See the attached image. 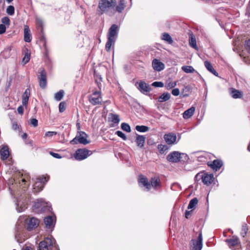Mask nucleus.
Instances as JSON below:
<instances>
[{"instance_id": "nucleus-1", "label": "nucleus", "mask_w": 250, "mask_h": 250, "mask_svg": "<svg viewBox=\"0 0 250 250\" xmlns=\"http://www.w3.org/2000/svg\"><path fill=\"white\" fill-rule=\"evenodd\" d=\"M28 178V175H24V177L21 179V182L19 181V185H20V187H22V189L21 190H19V185L15 182L14 179L9 180V189L11 194L17 198L16 203V209L19 212L23 211L26 208V205L24 204V202H23L21 201V200H23L24 201L26 200V199H24V197H25V198H26L24 195L25 189H23L26 188V186H23V185L24 184L25 186L28 185L29 184L27 183Z\"/></svg>"}, {"instance_id": "nucleus-2", "label": "nucleus", "mask_w": 250, "mask_h": 250, "mask_svg": "<svg viewBox=\"0 0 250 250\" xmlns=\"http://www.w3.org/2000/svg\"><path fill=\"white\" fill-rule=\"evenodd\" d=\"M116 4V0H101L98 7L101 11V14L104 13L111 16L115 13L114 7Z\"/></svg>"}, {"instance_id": "nucleus-3", "label": "nucleus", "mask_w": 250, "mask_h": 250, "mask_svg": "<svg viewBox=\"0 0 250 250\" xmlns=\"http://www.w3.org/2000/svg\"><path fill=\"white\" fill-rule=\"evenodd\" d=\"M119 30V26L115 24H112L109 29L107 33L108 40L105 44V49L107 51H110L111 46L114 44L115 38L118 36Z\"/></svg>"}, {"instance_id": "nucleus-4", "label": "nucleus", "mask_w": 250, "mask_h": 250, "mask_svg": "<svg viewBox=\"0 0 250 250\" xmlns=\"http://www.w3.org/2000/svg\"><path fill=\"white\" fill-rule=\"evenodd\" d=\"M53 241L55 240L50 238H45L39 244L40 250H60L58 246Z\"/></svg>"}, {"instance_id": "nucleus-5", "label": "nucleus", "mask_w": 250, "mask_h": 250, "mask_svg": "<svg viewBox=\"0 0 250 250\" xmlns=\"http://www.w3.org/2000/svg\"><path fill=\"white\" fill-rule=\"evenodd\" d=\"M187 157L185 153H180L178 151H173L170 153L167 157L168 161L171 163H178L184 157L186 159Z\"/></svg>"}, {"instance_id": "nucleus-6", "label": "nucleus", "mask_w": 250, "mask_h": 250, "mask_svg": "<svg viewBox=\"0 0 250 250\" xmlns=\"http://www.w3.org/2000/svg\"><path fill=\"white\" fill-rule=\"evenodd\" d=\"M49 179V176H43L37 179V181L35 182L33 186V192L37 193L41 191L44 187V184Z\"/></svg>"}, {"instance_id": "nucleus-7", "label": "nucleus", "mask_w": 250, "mask_h": 250, "mask_svg": "<svg viewBox=\"0 0 250 250\" xmlns=\"http://www.w3.org/2000/svg\"><path fill=\"white\" fill-rule=\"evenodd\" d=\"M191 250H201L203 247V237L201 232H200L196 240L192 239L190 242Z\"/></svg>"}, {"instance_id": "nucleus-8", "label": "nucleus", "mask_w": 250, "mask_h": 250, "mask_svg": "<svg viewBox=\"0 0 250 250\" xmlns=\"http://www.w3.org/2000/svg\"><path fill=\"white\" fill-rule=\"evenodd\" d=\"M91 153V151L86 149H79L76 151L74 157L76 160L80 161L86 159Z\"/></svg>"}, {"instance_id": "nucleus-9", "label": "nucleus", "mask_w": 250, "mask_h": 250, "mask_svg": "<svg viewBox=\"0 0 250 250\" xmlns=\"http://www.w3.org/2000/svg\"><path fill=\"white\" fill-rule=\"evenodd\" d=\"M44 223L46 229L52 231L56 223V217L48 216L44 218Z\"/></svg>"}, {"instance_id": "nucleus-10", "label": "nucleus", "mask_w": 250, "mask_h": 250, "mask_svg": "<svg viewBox=\"0 0 250 250\" xmlns=\"http://www.w3.org/2000/svg\"><path fill=\"white\" fill-rule=\"evenodd\" d=\"M89 102L93 105L99 104L102 103V97L99 92L94 91L92 95L89 98Z\"/></svg>"}, {"instance_id": "nucleus-11", "label": "nucleus", "mask_w": 250, "mask_h": 250, "mask_svg": "<svg viewBox=\"0 0 250 250\" xmlns=\"http://www.w3.org/2000/svg\"><path fill=\"white\" fill-rule=\"evenodd\" d=\"M38 79L40 87L42 89L44 88L46 85V74L44 69H42L41 70Z\"/></svg>"}, {"instance_id": "nucleus-12", "label": "nucleus", "mask_w": 250, "mask_h": 250, "mask_svg": "<svg viewBox=\"0 0 250 250\" xmlns=\"http://www.w3.org/2000/svg\"><path fill=\"white\" fill-rule=\"evenodd\" d=\"M164 138L167 145H171L176 143L177 136L174 133H169L165 134Z\"/></svg>"}, {"instance_id": "nucleus-13", "label": "nucleus", "mask_w": 250, "mask_h": 250, "mask_svg": "<svg viewBox=\"0 0 250 250\" xmlns=\"http://www.w3.org/2000/svg\"><path fill=\"white\" fill-rule=\"evenodd\" d=\"M152 66L156 71H161L165 68V64L159 60L155 59L152 61Z\"/></svg>"}, {"instance_id": "nucleus-14", "label": "nucleus", "mask_w": 250, "mask_h": 250, "mask_svg": "<svg viewBox=\"0 0 250 250\" xmlns=\"http://www.w3.org/2000/svg\"><path fill=\"white\" fill-rule=\"evenodd\" d=\"M214 180V176L212 174L204 173L202 175V181L204 184L209 185L211 184Z\"/></svg>"}, {"instance_id": "nucleus-15", "label": "nucleus", "mask_w": 250, "mask_h": 250, "mask_svg": "<svg viewBox=\"0 0 250 250\" xmlns=\"http://www.w3.org/2000/svg\"><path fill=\"white\" fill-rule=\"evenodd\" d=\"M79 143L83 145H87L90 143L89 141H88L87 138L88 137V135L83 131H79L78 132V134L77 135Z\"/></svg>"}, {"instance_id": "nucleus-16", "label": "nucleus", "mask_w": 250, "mask_h": 250, "mask_svg": "<svg viewBox=\"0 0 250 250\" xmlns=\"http://www.w3.org/2000/svg\"><path fill=\"white\" fill-rule=\"evenodd\" d=\"M138 88L143 94L151 90L150 86L144 81H141L139 83Z\"/></svg>"}, {"instance_id": "nucleus-17", "label": "nucleus", "mask_w": 250, "mask_h": 250, "mask_svg": "<svg viewBox=\"0 0 250 250\" xmlns=\"http://www.w3.org/2000/svg\"><path fill=\"white\" fill-rule=\"evenodd\" d=\"M39 224V220L35 217H32L29 220L28 222L27 229L28 230H31V229L37 227Z\"/></svg>"}, {"instance_id": "nucleus-18", "label": "nucleus", "mask_w": 250, "mask_h": 250, "mask_svg": "<svg viewBox=\"0 0 250 250\" xmlns=\"http://www.w3.org/2000/svg\"><path fill=\"white\" fill-rule=\"evenodd\" d=\"M24 40L27 42H30L32 40L30 30L27 25L24 26Z\"/></svg>"}, {"instance_id": "nucleus-19", "label": "nucleus", "mask_w": 250, "mask_h": 250, "mask_svg": "<svg viewBox=\"0 0 250 250\" xmlns=\"http://www.w3.org/2000/svg\"><path fill=\"white\" fill-rule=\"evenodd\" d=\"M0 155L1 159L3 160H6L8 158L9 155V151L8 147L7 146H3L0 149Z\"/></svg>"}, {"instance_id": "nucleus-20", "label": "nucleus", "mask_w": 250, "mask_h": 250, "mask_svg": "<svg viewBox=\"0 0 250 250\" xmlns=\"http://www.w3.org/2000/svg\"><path fill=\"white\" fill-rule=\"evenodd\" d=\"M146 137L144 135L136 134L135 142L138 147L142 148L144 146Z\"/></svg>"}, {"instance_id": "nucleus-21", "label": "nucleus", "mask_w": 250, "mask_h": 250, "mask_svg": "<svg viewBox=\"0 0 250 250\" xmlns=\"http://www.w3.org/2000/svg\"><path fill=\"white\" fill-rule=\"evenodd\" d=\"M139 184H142L144 187L149 190L150 188V184L148 181L146 177H144L142 176H140L138 179Z\"/></svg>"}, {"instance_id": "nucleus-22", "label": "nucleus", "mask_w": 250, "mask_h": 250, "mask_svg": "<svg viewBox=\"0 0 250 250\" xmlns=\"http://www.w3.org/2000/svg\"><path fill=\"white\" fill-rule=\"evenodd\" d=\"M195 109V107L192 106L189 109L186 110L183 114V118L185 119H188L190 118L194 113Z\"/></svg>"}, {"instance_id": "nucleus-23", "label": "nucleus", "mask_w": 250, "mask_h": 250, "mask_svg": "<svg viewBox=\"0 0 250 250\" xmlns=\"http://www.w3.org/2000/svg\"><path fill=\"white\" fill-rule=\"evenodd\" d=\"M223 165L222 162L219 160H214L212 163L209 166L215 171L218 170L219 169L221 168Z\"/></svg>"}, {"instance_id": "nucleus-24", "label": "nucleus", "mask_w": 250, "mask_h": 250, "mask_svg": "<svg viewBox=\"0 0 250 250\" xmlns=\"http://www.w3.org/2000/svg\"><path fill=\"white\" fill-rule=\"evenodd\" d=\"M204 64L207 68V69L209 71L210 73L213 74L216 76H217L218 74V73L215 71V70L213 68L212 64L208 61H205L204 62Z\"/></svg>"}, {"instance_id": "nucleus-25", "label": "nucleus", "mask_w": 250, "mask_h": 250, "mask_svg": "<svg viewBox=\"0 0 250 250\" xmlns=\"http://www.w3.org/2000/svg\"><path fill=\"white\" fill-rule=\"evenodd\" d=\"M151 186L156 189L160 187V180L159 178L156 177H154L151 178Z\"/></svg>"}, {"instance_id": "nucleus-26", "label": "nucleus", "mask_w": 250, "mask_h": 250, "mask_svg": "<svg viewBox=\"0 0 250 250\" xmlns=\"http://www.w3.org/2000/svg\"><path fill=\"white\" fill-rule=\"evenodd\" d=\"M125 6V0H120L119 1L118 5L116 7V10L115 12L117 11L119 13H121L124 9Z\"/></svg>"}, {"instance_id": "nucleus-27", "label": "nucleus", "mask_w": 250, "mask_h": 250, "mask_svg": "<svg viewBox=\"0 0 250 250\" xmlns=\"http://www.w3.org/2000/svg\"><path fill=\"white\" fill-rule=\"evenodd\" d=\"M30 91L29 89H26L22 96V103L23 105H26L28 103Z\"/></svg>"}, {"instance_id": "nucleus-28", "label": "nucleus", "mask_w": 250, "mask_h": 250, "mask_svg": "<svg viewBox=\"0 0 250 250\" xmlns=\"http://www.w3.org/2000/svg\"><path fill=\"white\" fill-rule=\"evenodd\" d=\"M170 98V95L169 93H164L158 97V101L160 103L166 102Z\"/></svg>"}, {"instance_id": "nucleus-29", "label": "nucleus", "mask_w": 250, "mask_h": 250, "mask_svg": "<svg viewBox=\"0 0 250 250\" xmlns=\"http://www.w3.org/2000/svg\"><path fill=\"white\" fill-rule=\"evenodd\" d=\"M230 94L234 99L241 98L243 96L242 93L240 91L235 89H232Z\"/></svg>"}, {"instance_id": "nucleus-30", "label": "nucleus", "mask_w": 250, "mask_h": 250, "mask_svg": "<svg viewBox=\"0 0 250 250\" xmlns=\"http://www.w3.org/2000/svg\"><path fill=\"white\" fill-rule=\"evenodd\" d=\"M162 40L166 41L169 44H171L173 42V40L171 36L167 33H164L162 34Z\"/></svg>"}, {"instance_id": "nucleus-31", "label": "nucleus", "mask_w": 250, "mask_h": 250, "mask_svg": "<svg viewBox=\"0 0 250 250\" xmlns=\"http://www.w3.org/2000/svg\"><path fill=\"white\" fill-rule=\"evenodd\" d=\"M189 43L190 46L191 47H192V48H193L194 49L197 48V44H196V41L195 37H194L192 36V34L190 35V38H189Z\"/></svg>"}, {"instance_id": "nucleus-32", "label": "nucleus", "mask_w": 250, "mask_h": 250, "mask_svg": "<svg viewBox=\"0 0 250 250\" xmlns=\"http://www.w3.org/2000/svg\"><path fill=\"white\" fill-rule=\"evenodd\" d=\"M198 199L196 198H194L191 199L188 205V209H193L195 208L196 206L198 204Z\"/></svg>"}, {"instance_id": "nucleus-33", "label": "nucleus", "mask_w": 250, "mask_h": 250, "mask_svg": "<svg viewBox=\"0 0 250 250\" xmlns=\"http://www.w3.org/2000/svg\"><path fill=\"white\" fill-rule=\"evenodd\" d=\"M177 84L176 81L168 80L166 83L165 86L167 89H169L174 87Z\"/></svg>"}, {"instance_id": "nucleus-34", "label": "nucleus", "mask_w": 250, "mask_h": 250, "mask_svg": "<svg viewBox=\"0 0 250 250\" xmlns=\"http://www.w3.org/2000/svg\"><path fill=\"white\" fill-rule=\"evenodd\" d=\"M226 241L229 244V245L231 246H235L238 243V239L236 237H233L231 239H227Z\"/></svg>"}, {"instance_id": "nucleus-35", "label": "nucleus", "mask_w": 250, "mask_h": 250, "mask_svg": "<svg viewBox=\"0 0 250 250\" xmlns=\"http://www.w3.org/2000/svg\"><path fill=\"white\" fill-rule=\"evenodd\" d=\"M64 95V91L62 90H60L59 92L55 93L54 95V98L57 101H61Z\"/></svg>"}, {"instance_id": "nucleus-36", "label": "nucleus", "mask_w": 250, "mask_h": 250, "mask_svg": "<svg viewBox=\"0 0 250 250\" xmlns=\"http://www.w3.org/2000/svg\"><path fill=\"white\" fill-rule=\"evenodd\" d=\"M135 129L140 132H146L148 131L149 127L145 125H136Z\"/></svg>"}, {"instance_id": "nucleus-37", "label": "nucleus", "mask_w": 250, "mask_h": 250, "mask_svg": "<svg viewBox=\"0 0 250 250\" xmlns=\"http://www.w3.org/2000/svg\"><path fill=\"white\" fill-rule=\"evenodd\" d=\"M182 69L187 73H193L195 71L194 69L191 66H183Z\"/></svg>"}, {"instance_id": "nucleus-38", "label": "nucleus", "mask_w": 250, "mask_h": 250, "mask_svg": "<svg viewBox=\"0 0 250 250\" xmlns=\"http://www.w3.org/2000/svg\"><path fill=\"white\" fill-rule=\"evenodd\" d=\"M109 116H111V121L115 123L118 124L120 122V119L119 116L117 114H114L113 113H110Z\"/></svg>"}, {"instance_id": "nucleus-39", "label": "nucleus", "mask_w": 250, "mask_h": 250, "mask_svg": "<svg viewBox=\"0 0 250 250\" xmlns=\"http://www.w3.org/2000/svg\"><path fill=\"white\" fill-rule=\"evenodd\" d=\"M121 128L127 132H130L131 131V128L129 125L125 123H123L121 124Z\"/></svg>"}, {"instance_id": "nucleus-40", "label": "nucleus", "mask_w": 250, "mask_h": 250, "mask_svg": "<svg viewBox=\"0 0 250 250\" xmlns=\"http://www.w3.org/2000/svg\"><path fill=\"white\" fill-rule=\"evenodd\" d=\"M6 13L10 16H12L15 13V8L12 5H9L6 9Z\"/></svg>"}, {"instance_id": "nucleus-41", "label": "nucleus", "mask_w": 250, "mask_h": 250, "mask_svg": "<svg viewBox=\"0 0 250 250\" xmlns=\"http://www.w3.org/2000/svg\"><path fill=\"white\" fill-rule=\"evenodd\" d=\"M158 149L160 153L162 154L167 149V146L166 145L160 144L158 146Z\"/></svg>"}, {"instance_id": "nucleus-42", "label": "nucleus", "mask_w": 250, "mask_h": 250, "mask_svg": "<svg viewBox=\"0 0 250 250\" xmlns=\"http://www.w3.org/2000/svg\"><path fill=\"white\" fill-rule=\"evenodd\" d=\"M66 109V103L64 102H62L59 104V111L61 113L63 112Z\"/></svg>"}, {"instance_id": "nucleus-43", "label": "nucleus", "mask_w": 250, "mask_h": 250, "mask_svg": "<svg viewBox=\"0 0 250 250\" xmlns=\"http://www.w3.org/2000/svg\"><path fill=\"white\" fill-rule=\"evenodd\" d=\"M30 54L28 52L26 53L24 55V57L22 59V62L24 64L27 63L30 60Z\"/></svg>"}, {"instance_id": "nucleus-44", "label": "nucleus", "mask_w": 250, "mask_h": 250, "mask_svg": "<svg viewBox=\"0 0 250 250\" xmlns=\"http://www.w3.org/2000/svg\"><path fill=\"white\" fill-rule=\"evenodd\" d=\"M1 22L4 25H7L8 27L10 24V19L8 17H4L1 19Z\"/></svg>"}, {"instance_id": "nucleus-45", "label": "nucleus", "mask_w": 250, "mask_h": 250, "mask_svg": "<svg viewBox=\"0 0 250 250\" xmlns=\"http://www.w3.org/2000/svg\"><path fill=\"white\" fill-rule=\"evenodd\" d=\"M116 134H117L120 138H122L124 140H126L127 139L126 135L121 131H117L116 132Z\"/></svg>"}, {"instance_id": "nucleus-46", "label": "nucleus", "mask_w": 250, "mask_h": 250, "mask_svg": "<svg viewBox=\"0 0 250 250\" xmlns=\"http://www.w3.org/2000/svg\"><path fill=\"white\" fill-rule=\"evenodd\" d=\"M152 85L154 87H163L164 86V83L161 82H154L152 83Z\"/></svg>"}, {"instance_id": "nucleus-47", "label": "nucleus", "mask_w": 250, "mask_h": 250, "mask_svg": "<svg viewBox=\"0 0 250 250\" xmlns=\"http://www.w3.org/2000/svg\"><path fill=\"white\" fill-rule=\"evenodd\" d=\"M57 134V132L56 131H47L45 134V137H51L54 135H56Z\"/></svg>"}, {"instance_id": "nucleus-48", "label": "nucleus", "mask_w": 250, "mask_h": 250, "mask_svg": "<svg viewBox=\"0 0 250 250\" xmlns=\"http://www.w3.org/2000/svg\"><path fill=\"white\" fill-rule=\"evenodd\" d=\"M6 25L3 24H0V34H2L5 32Z\"/></svg>"}, {"instance_id": "nucleus-49", "label": "nucleus", "mask_w": 250, "mask_h": 250, "mask_svg": "<svg viewBox=\"0 0 250 250\" xmlns=\"http://www.w3.org/2000/svg\"><path fill=\"white\" fill-rule=\"evenodd\" d=\"M38 121L37 119L33 118L30 120V124L36 127L38 125Z\"/></svg>"}, {"instance_id": "nucleus-50", "label": "nucleus", "mask_w": 250, "mask_h": 250, "mask_svg": "<svg viewBox=\"0 0 250 250\" xmlns=\"http://www.w3.org/2000/svg\"><path fill=\"white\" fill-rule=\"evenodd\" d=\"M70 143L72 145H75L79 143L78 135H77L73 139H72Z\"/></svg>"}, {"instance_id": "nucleus-51", "label": "nucleus", "mask_w": 250, "mask_h": 250, "mask_svg": "<svg viewBox=\"0 0 250 250\" xmlns=\"http://www.w3.org/2000/svg\"><path fill=\"white\" fill-rule=\"evenodd\" d=\"M246 15L249 17H250V0H249L247 6Z\"/></svg>"}, {"instance_id": "nucleus-52", "label": "nucleus", "mask_w": 250, "mask_h": 250, "mask_svg": "<svg viewBox=\"0 0 250 250\" xmlns=\"http://www.w3.org/2000/svg\"><path fill=\"white\" fill-rule=\"evenodd\" d=\"M180 92L178 88H174L171 91V94L175 96H177L179 95Z\"/></svg>"}, {"instance_id": "nucleus-53", "label": "nucleus", "mask_w": 250, "mask_h": 250, "mask_svg": "<svg viewBox=\"0 0 250 250\" xmlns=\"http://www.w3.org/2000/svg\"><path fill=\"white\" fill-rule=\"evenodd\" d=\"M203 174L202 172L197 173L195 176V180L196 181H200V179H202Z\"/></svg>"}, {"instance_id": "nucleus-54", "label": "nucleus", "mask_w": 250, "mask_h": 250, "mask_svg": "<svg viewBox=\"0 0 250 250\" xmlns=\"http://www.w3.org/2000/svg\"><path fill=\"white\" fill-rule=\"evenodd\" d=\"M248 230V229L247 228V226L246 225H243L242 226V232L241 233L242 235L244 237L246 234H247Z\"/></svg>"}, {"instance_id": "nucleus-55", "label": "nucleus", "mask_w": 250, "mask_h": 250, "mask_svg": "<svg viewBox=\"0 0 250 250\" xmlns=\"http://www.w3.org/2000/svg\"><path fill=\"white\" fill-rule=\"evenodd\" d=\"M50 154L56 158L60 159L62 158V156L59 154L53 152H50Z\"/></svg>"}, {"instance_id": "nucleus-56", "label": "nucleus", "mask_w": 250, "mask_h": 250, "mask_svg": "<svg viewBox=\"0 0 250 250\" xmlns=\"http://www.w3.org/2000/svg\"><path fill=\"white\" fill-rule=\"evenodd\" d=\"M17 111L18 113L21 115H22L23 113V108L22 106H20L17 108Z\"/></svg>"}, {"instance_id": "nucleus-57", "label": "nucleus", "mask_w": 250, "mask_h": 250, "mask_svg": "<svg viewBox=\"0 0 250 250\" xmlns=\"http://www.w3.org/2000/svg\"><path fill=\"white\" fill-rule=\"evenodd\" d=\"M19 229H17L15 233V237L17 239V240L19 241V238H21V234L18 230Z\"/></svg>"}, {"instance_id": "nucleus-58", "label": "nucleus", "mask_w": 250, "mask_h": 250, "mask_svg": "<svg viewBox=\"0 0 250 250\" xmlns=\"http://www.w3.org/2000/svg\"><path fill=\"white\" fill-rule=\"evenodd\" d=\"M246 46L247 50L250 52V39L246 42Z\"/></svg>"}, {"instance_id": "nucleus-59", "label": "nucleus", "mask_w": 250, "mask_h": 250, "mask_svg": "<svg viewBox=\"0 0 250 250\" xmlns=\"http://www.w3.org/2000/svg\"><path fill=\"white\" fill-rule=\"evenodd\" d=\"M19 128V126L17 123H13L12 125V128L14 130H16Z\"/></svg>"}, {"instance_id": "nucleus-60", "label": "nucleus", "mask_w": 250, "mask_h": 250, "mask_svg": "<svg viewBox=\"0 0 250 250\" xmlns=\"http://www.w3.org/2000/svg\"><path fill=\"white\" fill-rule=\"evenodd\" d=\"M191 211L186 210L185 212V217L187 218H188L189 216L190 215Z\"/></svg>"}, {"instance_id": "nucleus-61", "label": "nucleus", "mask_w": 250, "mask_h": 250, "mask_svg": "<svg viewBox=\"0 0 250 250\" xmlns=\"http://www.w3.org/2000/svg\"><path fill=\"white\" fill-rule=\"evenodd\" d=\"M38 23H39V24H40V25L41 26V27H42V25H43L42 21L41 20L39 19L38 20Z\"/></svg>"}, {"instance_id": "nucleus-62", "label": "nucleus", "mask_w": 250, "mask_h": 250, "mask_svg": "<svg viewBox=\"0 0 250 250\" xmlns=\"http://www.w3.org/2000/svg\"><path fill=\"white\" fill-rule=\"evenodd\" d=\"M21 137H22V139H25L27 138V135L26 133H24L22 135Z\"/></svg>"}, {"instance_id": "nucleus-63", "label": "nucleus", "mask_w": 250, "mask_h": 250, "mask_svg": "<svg viewBox=\"0 0 250 250\" xmlns=\"http://www.w3.org/2000/svg\"><path fill=\"white\" fill-rule=\"evenodd\" d=\"M35 206H36V207H37V208H41V206H40V205H39V202H37L36 203V205H35Z\"/></svg>"}, {"instance_id": "nucleus-64", "label": "nucleus", "mask_w": 250, "mask_h": 250, "mask_svg": "<svg viewBox=\"0 0 250 250\" xmlns=\"http://www.w3.org/2000/svg\"><path fill=\"white\" fill-rule=\"evenodd\" d=\"M24 250H31L30 248L29 247H26V248Z\"/></svg>"}]
</instances>
